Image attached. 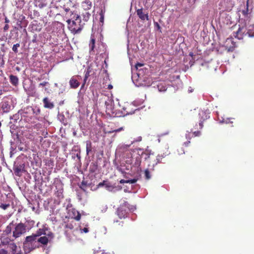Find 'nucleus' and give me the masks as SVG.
Here are the masks:
<instances>
[{
	"label": "nucleus",
	"instance_id": "obj_1",
	"mask_svg": "<svg viewBox=\"0 0 254 254\" xmlns=\"http://www.w3.org/2000/svg\"><path fill=\"white\" fill-rule=\"evenodd\" d=\"M73 19H68L66 22L68 24V28L74 34L79 33L82 29L84 22H82L81 17L78 14H75Z\"/></svg>",
	"mask_w": 254,
	"mask_h": 254
},
{
	"label": "nucleus",
	"instance_id": "obj_2",
	"mask_svg": "<svg viewBox=\"0 0 254 254\" xmlns=\"http://www.w3.org/2000/svg\"><path fill=\"white\" fill-rule=\"evenodd\" d=\"M27 160L22 157L18 156L14 162L13 170L15 176L20 177L23 173L26 172L25 169Z\"/></svg>",
	"mask_w": 254,
	"mask_h": 254
},
{
	"label": "nucleus",
	"instance_id": "obj_3",
	"mask_svg": "<svg viewBox=\"0 0 254 254\" xmlns=\"http://www.w3.org/2000/svg\"><path fill=\"white\" fill-rule=\"evenodd\" d=\"M132 80L136 86H147L149 87L152 85L153 82L151 77L140 76V73H137L132 76Z\"/></svg>",
	"mask_w": 254,
	"mask_h": 254
},
{
	"label": "nucleus",
	"instance_id": "obj_4",
	"mask_svg": "<svg viewBox=\"0 0 254 254\" xmlns=\"http://www.w3.org/2000/svg\"><path fill=\"white\" fill-rule=\"evenodd\" d=\"M37 236L34 234L25 238L23 242V248L26 253H29L39 247V246L37 245Z\"/></svg>",
	"mask_w": 254,
	"mask_h": 254
},
{
	"label": "nucleus",
	"instance_id": "obj_5",
	"mask_svg": "<svg viewBox=\"0 0 254 254\" xmlns=\"http://www.w3.org/2000/svg\"><path fill=\"white\" fill-rule=\"evenodd\" d=\"M104 187L106 190L111 192H115L122 190V187L121 186H116L115 184L109 182L108 180H104L103 182L99 183L93 190H96L98 188Z\"/></svg>",
	"mask_w": 254,
	"mask_h": 254
},
{
	"label": "nucleus",
	"instance_id": "obj_6",
	"mask_svg": "<svg viewBox=\"0 0 254 254\" xmlns=\"http://www.w3.org/2000/svg\"><path fill=\"white\" fill-rule=\"evenodd\" d=\"M240 24L239 25V29L235 33L236 35H234L239 39H242L244 36H248V26L249 25L247 24V22L243 18L239 20Z\"/></svg>",
	"mask_w": 254,
	"mask_h": 254
},
{
	"label": "nucleus",
	"instance_id": "obj_7",
	"mask_svg": "<svg viewBox=\"0 0 254 254\" xmlns=\"http://www.w3.org/2000/svg\"><path fill=\"white\" fill-rule=\"evenodd\" d=\"M130 209L129 204L127 201H124L118 208L117 213L119 217L121 219L127 217L128 210Z\"/></svg>",
	"mask_w": 254,
	"mask_h": 254
},
{
	"label": "nucleus",
	"instance_id": "obj_8",
	"mask_svg": "<svg viewBox=\"0 0 254 254\" xmlns=\"http://www.w3.org/2000/svg\"><path fill=\"white\" fill-rule=\"evenodd\" d=\"M47 181L48 182L49 181V177H45V180H42L40 185H39V183H36L35 186L39 187L40 192L42 194H46L51 190V186L47 185Z\"/></svg>",
	"mask_w": 254,
	"mask_h": 254
},
{
	"label": "nucleus",
	"instance_id": "obj_9",
	"mask_svg": "<svg viewBox=\"0 0 254 254\" xmlns=\"http://www.w3.org/2000/svg\"><path fill=\"white\" fill-rule=\"evenodd\" d=\"M12 102V99L8 97H5L2 99L0 106L3 113H8L12 109L13 107L11 106Z\"/></svg>",
	"mask_w": 254,
	"mask_h": 254
},
{
	"label": "nucleus",
	"instance_id": "obj_10",
	"mask_svg": "<svg viewBox=\"0 0 254 254\" xmlns=\"http://www.w3.org/2000/svg\"><path fill=\"white\" fill-rule=\"evenodd\" d=\"M26 231L25 226H24L23 223L21 222L16 225L15 224L14 230L13 231V236L15 238H18Z\"/></svg>",
	"mask_w": 254,
	"mask_h": 254
},
{
	"label": "nucleus",
	"instance_id": "obj_11",
	"mask_svg": "<svg viewBox=\"0 0 254 254\" xmlns=\"http://www.w3.org/2000/svg\"><path fill=\"white\" fill-rule=\"evenodd\" d=\"M55 187H56V191H55V194L56 196L59 198H64V195H63V183L59 181L57 182L55 184Z\"/></svg>",
	"mask_w": 254,
	"mask_h": 254
},
{
	"label": "nucleus",
	"instance_id": "obj_12",
	"mask_svg": "<svg viewBox=\"0 0 254 254\" xmlns=\"http://www.w3.org/2000/svg\"><path fill=\"white\" fill-rule=\"evenodd\" d=\"M21 117H27L32 115V106H27L19 111Z\"/></svg>",
	"mask_w": 254,
	"mask_h": 254
},
{
	"label": "nucleus",
	"instance_id": "obj_13",
	"mask_svg": "<svg viewBox=\"0 0 254 254\" xmlns=\"http://www.w3.org/2000/svg\"><path fill=\"white\" fill-rule=\"evenodd\" d=\"M78 78L77 76H73L70 78L69 83L71 88L75 89L79 86L80 82L78 81Z\"/></svg>",
	"mask_w": 254,
	"mask_h": 254
},
{
	"label": "nucleus",
	"instance_id": "obj_14",
	"mask_svg": "<svg viewBox=\"0 0 254 254\" xmlns=\"http://www.w3.org/2000/svg\"><path fill=\"white\" fill-rule=\"evenodd\" d=\"M136 14L142 21L149 20L148 13L143 12L142 8L136 10Z\"/></svg>",
	"mask_w": 254,
	"mask_h": 254
},
{
	"label": "nucleus",
	"instance_id": "obj_15",
	"mask_svg": "<svg viewBox=\"0 0 254 254\" xmlns=\"http://www.w3.org/2000/svg\"><path fill=\"white\" fill-rule=\"evenodd\" d=\"M17 23L18 26L20 28H22L23 27H26L28 24V21L25 19V17L24 15H21L19 17Z\"/></svg>",
	"mask_w": 254,
	"mask_h": 254
},
{
	"label": "nucleus",
	"instance_id": "obj_16",
	"mask_svg": "<svg viewBox=\"0 0 254 254\" xmlns=\"http://www.w3.org/2000/svg\"><path fill=\"white\" fill-rule=\"evenodd\" d=\"M44 107L45 108L52 109L54 107V104L53 102H51L48 97H45L43 100Z\"/></svg>",
	"mask_w": 254,
	"mask_h": 254
},
{
	"label": "nucleus",
	"instance_id": "obj_17",
	"mask_svg": "<svg viewBox=\"0 0 254 254\" xmlns=\"http://www.w3.org/2000/svg\"><path fill=\"white\" fill-rule=\"evenodd\" d=\"M141 162V157L139 154L135 158V161L133 165V167L137 168V171L141 170L140 164Z\"/></svg>",
	"mask_w": 254,
	"mask_h": 254
},
{
	"label": "nucleus",
	"instance_id": "obj_18",
	"mask_svg": "<svg viewBox=\"0 0 254 254\" xmlns=\"http://www.w3.org/2000/svg\"><path fill=\"white\" fill-rule=\"evenodd\" d=\"M35 221L31 219H27L26 222L23 223L24 226H25V228L27 231H29L34 226Z\"/></svg>",
	"mask_w": 254,
	"mask_h": 254
},
{
	"label": "nucleus",
	"instance_id": "obj_19",
	"mask_svg": "<svg viewBox=\"0 0 254 254\" xmlns=\"http://www.w3.org/2000/svg\"><path fill=\"white\" fill-rule=\"evenodd\" d=\"M9 81L10 83L14 86H16L18 84L19 79L17 76L11 74L9 76Z\"/></svg>",
	"mask_w": 254,
	"mask_h": 254
},
{
	"label": "nucleus",
	"instance_id": "obj_20",
	"mask_svg": "<svg viewBox=\"0 0 254 254\" xmlns=\"http://www.w3.org/2000/svg\"><path fill=\"white\" fill-rule=\"evenodd\" d=\"M37 243H39L45 246L47 245L48 242H49V239L47 238V236H44L37 238Z\"/></svg>",
	"mask_w": 254,
	"mask_h": 254
},
{
	"label": "nucleus",
	"instance_id": "obj_21",
	"mask_svg": "<svg viewBox=\"0 0 254 254\" xmlns=\"http://www.w3.org/2000/svg\"><path fill=\"white\" fill-rule=\"evenodd\" d=\"M11 133L14 141H15L16 143L17 144L21 143V140L19 137L18 131L14 132V131H13V132L11 131Z\"/></svg>",
	"mask_w": 254,
	"mask_h": 254
},
{
	"label": "nucleus",
	"instance_id": "obj_22",
	"mask_svg": "<svg viewBox=\"0 0 254 254\" xmlns=\"http://www.w3.org/2000/svg\"><path fill=\"white\" fill-rule=\"evenodd\" d=\"M79 187L81 190H82L84 191H86L85 189L86 187H90L91 188H92L91 183H88L87 181H85L84 180L81 182V184L79 185ZM91 189L92 190H93L92 189Z\"/></svg>",
	"mask_w": 254,
	"mask_h": 254
},
{
	"label": "nucleus",
	"instance_id": "obj_23",
	"mask_svg": "<svg viewBox=\"0 0 254 254\" xmlns=\"http://www.w3.org/2000/svg\"><path fill=\"white\" fill-rule=\"evenodd\" d=\"M15 224L12 222L7 226L5 230L3 231L5 234L8 235L11 233L12 230L14 228Z\"/></svg>",
	"mask_w": 254,
	"mask_h": 254
},
{
	"label": "nucleus",
	"instance_id": "obj_24",
	"mask_svg": "<svg viewBox=\"0 0 254 254\" xmlns=\"http://www.w3.org/2000/svg\"><path fill=\"white\" fill-rule=\"evenodd\" d=\"M248 36L249 37H254V24H249L248 26Z\"/></svg>",
	"mask_w": 254,
	"mask_h": 254
},
{
	"label": "nucleus",
	"instance_id": "obj_25",
	"mask_svg": "<svg viewBox=\"0 0 254 254\" xmlns=\"http://www.w3.org/2000/svg\"><path fill=\"white\" fill-rule=\"evenodd\" d=\"M98 165L96 162H92L91 163L90 167H89V172L90 173H95L98 170Z\"/></svg>",
	"mask_w": 254,
	"mask_h": 254
},
{
	"label": "nucleus",
	"instance_id": "obj_26",
	"mask_svg": "<svg viewBox=\"0 0 254 254\" xmlns=\"http://www.w3.org/2000/svg\"><path fill=\"white\" fill-rule=\"evenodd\" d=\"M46 231H48L47 228H40L34 234L37 236V238H38L42 235H46Z\"/></svg>",
	"mask_w": 254,
	"mask_h": 254
},
{
	"label": "nucleus",
	"instance_id": "obj_27",
	"mask_svg": "<svg viewBox=\"0 0 254 254\" xmlns=\"http://www.w3.org/2000/svg\"><path fill=\"white\" fill-rule=\"evenodd\" d=\"M72 213L73 214L72 217L75 220L79 221L80 219L81 214L78 211H76L75 209H72Z\"/></svg>",
	"mask_w": 254,
	"mask_h": 254
},
{
	"label": "nucleus",
	"instance_id": "obj_28",
	"mask_svg": "<svg viewBox=\"0 0 254 254\" xmlns=\"http://www.w3.org/2000/svg\"><path fill=\"white\" fill-rule=\"evenodd\" d=\"M41 113L40 109L36 106L32 107V115H34L36 118Z\"/></svg>",
	"mask_w": 254,
	"mask_h": 254
},
{
	"label": "nucleus",
	"instance_id": "obj_29",
	"mask_svg": "<svg viewBox=\"0 0 254 254\" xmlns=\"http://www.w3.org/2000/svg\"><path fill=\"white\" fill-rule=\"evenodd\" d=\"M157 86L160 92H164L167 90L166 84L164 83H159L157 85Z\"/></svg>",
	"mask_w": 254,
	"mask_h": 254
},
{
	"label": "nucleus",
	"instance_id": "obj_30",
	"mask_svg": "<svg viewBox=\"0 0 254 254\" xmlns=\"http://www.w3.org/2000/svg\"><path fill=\"white\" fill-rule=\"evenodd\" d=\"M18 27H14L10 31V37L14 36V38H17L18 37Z\"/></svg>",
	"mask_w": 254,
	"mask_h": 254
},
{
	"label": "nucleus",
	"instance_id": "obj_31",
	"mask_svg": "<svg viewBox=\"0 0 254 254\" xmlns=\"http://www.w3.org/2000/svg\"><path fill=\"white\" fill-rule=\"evenodd\" d=\"M20 115V113H19V112L13 115L12 116H11L10 119L11 120L10 122H12L13 123L15 124L17 123V121L19 119Z\"/></svg>",
	"mask_w": 254,
	"mask_h": 254
},
{
	"label": "nucleus",
	"instance_id": "obj_32",
	"mask_svg": "<svg viewBox=\"0 0 254 254\" xmlns=\"http://www.w3.org/2000/svg\"><path fill=\"white\" fill-rule=\"evenodd\" d=\"M92 6L91 2L89 0H86L82 3V7L84 9H89Z\"/></svg>",
	"mask_w": 254,
	"mask_h": 254
},
{
	"label": "nucleus",
	"instance_id": "obj_33",
	"mask_svg": "<svg viewBox=\"0 0 254 254\" xmlns=\"http://www.w3.org/2000/svg\"><path fill=\"white\" fill-rule=\"evenodd\" d=\"M92 143L90 141H87L86 142V154L88 155L90 153H91L92 152Z\"/></svg>",
	"mask_w": 254,
	"mask_h": 254
},
{
	"label": "nucleus",
	"instance_id": "obj_34",
	"mask_svg": "<svg viewBox=\"0 0 254 254\" xmlns=\"http://www.w3.org/2000/svg\"><path fill=\"white\" fill-rule=\"evenodd\" d=\"M9 125L10 132H11V131L13 132V131H14V132L17 131V130L18 129V127L17 126L13 123L12 122H10Z\"/></svg>",
	"mask_w": 254,
	"mask_h": 254
},
{
	"label": "nucleus",
	"instance_id": "obj_35",
	"mask_svg": "<svg viewBox=\"0 0 254 254\" xmlns=\"http://www.w3.org/2000/svg\"><path fill=\"white\" fill-rule=\"evenodd\" d=\"M72 158L75 159L76 162H80L81 159L80 151H78L76 153H72Z\"/></svg>",
	"mask_w": 254,
	"mask_h": 254
},
{
	"label": "nucleus",
	"instance_id": "obj_36",
	"mask_svg": "<svg viewBox=\"0 0 254 254\" xmlns=\"http://www.w3.org/2000/svg\"><path fill=\"white\" fill-rule=\"evenodd\" d=\"M90 16L91 14L88 11H85V12L82 13V16L84 22H87L89 20Z\"/></svg>",
	"mask_w": 254,
	"mask_h": 254
},
{
	"label": "nucleus",
	"instance_id": "obj_37",
	"mask_svg": "<svg viewBox=\"0 0 254 254\" xmlns=\"http://www.w3.org/2000/svg\"><path fill=\"white\" fill-rule=\"evenodd\" d=\"M162 159V156H160L159 155H158L156 157V162L152 165V167L151 169V170H154V167L156 165H157L158 163H161V160Z\"/></svg>",
	"mask_w": 254,
	"mask_h": 254
},
{
	"label": "nucleus",
	"instance_id": "obj_38",
	"mask_svg": "<svg viewBox=\"0 0 254 254\" xmlns=\"http://www.w3.org/2000/svg\"><path fill=\"white\" fill-rule=\"evenodd\" d=\"M47 231H46V235H45V236L47 237V238L49 239V242H51L52 241L54 238V234L51 232Z\"/></svg>",
	"mask_w": 254,
	"mask_h": 254
},
{
	"label": "nucleus",
	"instance_id": "obj_39",
	"mask_svg": "<svg viewBox=\"0 0 254 254\" xmlns=\"http://www.w3.org/2000/svg\"><path fill=\"white\" fill-rule=\"evenodd\" d=\"M144 177L146 180H149L151 178V175L148 169L144 170Z\"/></svg>",
	"mask_w": 254,
	"mask_h": 254
},
{
	"label": "nucleus",
	"instance_id": "obj_40",
	"mask_svg": "<svg viewBox=\"0 0 254 254\" xmlns=\"http://www.w3.org/2000/svg\"><path fill=\"white\" fill-rule=\"evenodd\" d=\"M58 119L64 125L66 124V123L64 122V121H66V120L63 114L59 113L58 115Z\"/></svg>",
	"mask_w": 254,
	"mask_h": 254
},
{
	"label": "nucleus",
	"instance_id": "obj_41",
	"mask_svg": "<svg viewBox=\"0 0 254 254\" xmlns=\"http://www.w3.org/2000/svg\"><path fill=\"white\" fill-rule=\"evenodd\" d=\"M17 145H13V144H12L11 146H10V157H12L13 155L15 153V151L16 149Z\"/></svg>",
	"mask_w": 254,
	"mask_h": 254
},
{
	"label": "nucleus",
	"instance_id": "obj_42",
	"mask_svg": "<svg viewBox=\"0 0 254 254\" xmlns=\"http://www.w3.org/2000/svg\"><path fill=\"white\" fill-rule=\"evenodd\" d=\"M95 39L93 37H91L90 43L89 44V47H90V50L92 51L94 50V47H95Z\"/></svg>",
	"mask_w": 254,
	"mask_h": 254
},
{
	"label": "nucleus",
	"instance_id": "obj_43",
	"mask_svg": "<svg viewBox=\"0 0 254 254\" xmlns=\"http://www.w3.org/2000/svg\"><path fill=\"white\" fill-rule=\"evenodd\" d=\"M105 105H106V112H107L108 111L110 112H113V111H112L113 107H112V104H110L108 103V102H106Z\"/></svg>",
	"mask_w": 254,
	"mask_h": 254
},
{
	"label": "nucleus",
	"instance_id": "obj_44",
	"mask_svg": "<svg viewBox=\"0 0 254 254\" xmlns=\"http://www.w3.org/2000/svg\"><path fill=\"white\" fill-rule=\"evenodd\" d=\"M104 13H105V10H103V9H101L99 14H100V22L101 23H103L104 22Z\"/></svg>",
	"mask_w": 254,
	"mask_h": 254
},
{
	"label": "nucleus",
	"instance_id": "obj_45",
	"mask_svg": "<svg viewBox=\"0 0 254 254\" xmlns=\"http://www.w3.org/2000/svg\"><path fill=\"white\" fill-rule=\"evenodd\" d=\"M9 247L12 250L13 253L15 252L16 251V249H17V246L14 243L10 244L9 245Z\"/></svg>",
	"mask_w": 254,
	"mask_h": 254
},
{
	"label": "nucleus",
	"instance_id": "obj_46",
	"mask_svg": "<svg viewBox=\"0 0 254 254\" xmlns=\"http://www.w3.org/2000/svg\"><path fill=\"white\" fill-rule=\"evenodd\" d=\"M20 47V44L19 43H17L16 44H14L13 47H12V51L15 53H18V50H17V48L18 47Z\"/></svg>",
	"mask_w": 254,
	"mask_h": 254
},
{
	"label": "nucleus",
	"instance_id": "obj_47",
	"mask_svg": "<svg viewBox=\"0 0 254 254\" xmlns=\"http://www.w3.org/2000/svg\"><path fill=\"white\" fill-rule=\"evenodd\" d=\"M19 189L22 192L25 197L26 198V199L28 200V198H27V196H26V187H24V188H23V187H19Z\"/></svg>",
	"mask_w": 254,
	"mask_h": 254
},
{
	"label": "nucleus",
	"instance_id": "obj_48",
	"mask_svg": "<svg viewBox=\"0 0 254 254\" xmlns=\"http://www.w3.org/2000/svg\"><path fill=\"white\" fill-rule=\"evenodd\" d=\"M38 3V6L41 8L47 6V3L43 2L42 1L39 0Z\"/></svg>",
	"mask_w": 254,
	"mask_h": 254
},
{
	"label": "nucleus",
	"instance_id": "obj_49",
	"mask_svg": "<svg viewBox=\"0 0 254 254\" xmlns=\"http://www.w3.org/2000/svg\"><path fill=\"white\" fill-rule=\"evenodd\" d=\"M10 206L9 204H3L1 203L0 205V208L3 209V210H6L7 208H8Z\"/></svg>",
	"mask_w": 254,
	"mask_h": 254
},
{
	"label": "nucleus",
	"instance_id": "obj_50",
	"mask_svg": "<svg viewBox=\"0 0 254 254\" xmlns=\"http://www.w3.org/2000/svg\"><path fill=\"white\" fill-rule=\"evenodd\" d=\"M90 72V70L89 68H88L86 71L85 76H84V80L85 82H86L87 79L90 76V75H89Z\"/></svg>",
	"mask_w": 254,
	"mask_h": 254
},
{
	"label": "nucleus",
	"instance_id": "obj_51",
	"mask_svg": "<svg viewBox=\"0 0 254 254\" xmlns=\"http://www.w3.org/2000/svg\"><path fill=\"white\" fill-rule=\"evenodd\" d=\"M248 6H249V3L248 1H247V8L246 9L243 10L242 12L243 14L244 15L246 16L248 14Z\"/></svg>",
	"mask_w": 254,
	"mask_h": 254
},
{
	"label": "nucleus",
	"instance_id": "obj_52",
	"mask_svg": "<svg viewBox=\"0 0 254 254\" xmlns=\"http://www.w3.org/2000/svg\"><path fill=\"white\" fill-rule=\"evenodd\" d=\"M137 180L138 179L136 178H134L130 180H127L126 182L127 183L135 184L137 182Z\"/></svg>",
	"mask_w": 254,
	"mask_h": 254
},
{
	"label": "nucleus",
	"instance_id": "obj_53",
	"mask_svg": "<svg viewBox=\"0 0 254 254\" xmlns=\"http://www.w3.org/2000/svg\"><path fill=\"white\" fill-rule=\"evenodd\" d=\"M154 24L155 28H156L157 30H159V31H161V27L159 25V24L158 23V22H154Z\"/></svg>",
	"mask_w": 254,
	"mask_h": 254
},
{
	"label": "nucleus",
	"instance_id": "obj_54",
	"mask_svg": "<svg viewBox=\"0 0 254 254\" xmlns=\"http://www.w3.org/2000/svg\"><path fill=\"white\" fill-rule=\"evenodd\" d=\"M80 231L81 233H86L88 232L89 230H88V228H87L86 227H84V228H80Z\"/></svg>",
	"mask_w": 254,
	"mask_h": 254
},
{
	"label": "nucleus",
	"instance_id": "obj_55",
	"mask_svg": "<svg viewBox=\"0 0 254 254\" xmlns=\"http://www.w3.org/2000/svg\"><path fill=\"white\" fill-rule=\"evenodd\" d=\"M204 115H205V118L203 119V121L205 120H206L209 117V116H208L207 115H206L205 113L203 111H202L201 112L199 113V116Z\"/></svg>",
	"mask_w": 254,
	"mask_h": 254
},
{
	"label": "nucleus",
	"instance_id": "obj_56",
	"mask_svg": "<svg viewBox=\"0 0 254 254\" xmlns=\"http://www.w3.org/2000/svg\"><path fill=\"white\" fill-rule=\"evenodd\" d=\"M37 34H35L33 36V39L32 40V42L33 43H36L37 42Z\"/></svg>",
	"mask_w": 254,
	"mask_h": 254
},
{
	"label": "nucleus",
	"instance_id": "obj_57",
	"mask_svg": "<svg viewBox=\"0 0 254 254\" xmlns=\"http://www.w3.org/2000/svg\"><path fill=\"white\" fill-rule=\"evenodd\" d=\"M144 154L145 155V160L148 159L150 157V154H146L144 152H142L141 153V155H143Z\"/></svg>",
	"mask_w": 254,
	"mask_h": 254
},
{
	"label": "nucleus",
	"instance_id": "obj_58",
	"mask_svg": "<svg viewBox=\"0 0 254 254\" xmlns=\"http://www.w3.org/2000/svg\"><path fill=\"white\" fill-rule=\"evenodd\" d=\"M0 254H7V252L6 250L2 249L0 250Z\"/></svg>",
	"mask_w": 254,
	"mask_h": 254
},
{
	"label": "nucleus",
	"instance_id": "obj_59",
	"mask_svg": "<svg viewBox=\"0 0 254 254\" xmlns=\"http://www.w3.org/2000/svg\"><path fill=\"white\" fill-rule=\"evenodd\" d=\"M141 140H142L141 136H138L135 140H134L133 142H131V144L133 142H138V141H140Z\"/></svg>",
	"mask_w": 254,
	"mask_h": 254
},
{
	"label": "nucleus",
	"instance_id": "obj_60",
	"mask_svg": "<svg viewBox=\"0 0 254 254\" xmlns=\"http://www.w3.org/2000/svg\"><path fill=\"white\" fill-rule=\"evenodd\" d=\"M143 65V64L137 63L135 65V67L137 69L139 67H141Z\"/></svg>",
	"mask_w": 254,
	"mask_h": 254
},
{
	"label": "nucleus",
	"instance_id": "obj_61",
	"mask_svg": "<svg viewBox=\"0 0 254 254\" xmlns=\"http://www.w3.org/2000/svg\"><path fill=\"white\" fill-rule=\"evenodd\" d=\"M127 164L131 165L132 164V159L131 158H128L126 161Z\"/></svg>",
	"mask_w": 254,
	"mask_h": 254
},
{
	"label": "nucleus",
	"instance_id": "obj_62",
	"mask_svg": "<svg viewBox=\"0 0 254 254\" xmlns=\"http://www.w3.org/2000/svg\"><path fill=\"white\" fill-rule=\"evenodd\" d=\"M123 130H124L123 127H121L119 128L118 129H117L114 130L113 132H119Z\"/></svg>",
	"mask_w": 254,
	"mask_h": 254
},
{
	"label": "nucleus",
	"instance_id": "obj_63",
	"mask_svg": "<svg viewBox=\"0 0 254 254\" xmlns=\"http://www.w3.org/2000/svg\"><path fill=\"white\" fill-rule=\"evenodd\" d=\"M9 28V25L6 24L5 25V26H4L3 27V31H6Z\"/></svg>",
	"mask_w": 254,
	"mask_h": 254
},
{
	"label": "nucleus",
	"instance_id": "obj_64",
	"mask_svg": "<svg viewBox=\"0 0 254 254\" xmlns=\"http://www.w3.org/2000/svg\"><path fill=\"white\" fill-rule=\"evenodd\" d=\"M47 84H48V82H46V81H44L43 82H42V83H40L39 84V86H45L46 85H47Z\"/></svg>",
	"mask_w": 254,
	"mask_h": 254
}]
</instances>
